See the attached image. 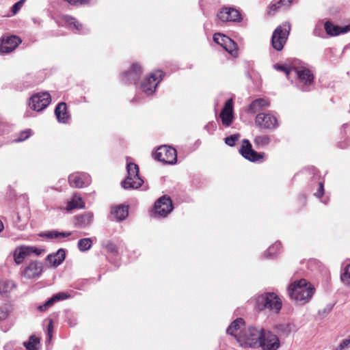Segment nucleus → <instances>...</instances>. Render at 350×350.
Masks as SVG:
<instances>
[{"label":"nucleus","instance_id":"1","mask_svg":"<svg viewBox=\"0 0 350 350\" xmlns=\"http://www.w3.org/2000/svg\"><path fill=\"white\" fill-rule=\"evenodd\" d=\"M314 292V286L305 279L293 282L288 288V293L291 299L301 306L308 303Z\"/></svg>","mask_w":350,"mask_h":350},{"label":"nucleus","instance_id":"2","mask_svg":"<svg viewBox=\"0 0 350 350\" xmlns=\"http://www.w3.org/2000/svg\"><path fill=\"white\" fill-rule=\"evenodd\" d=\"M281 298L273 292H267L256 297V308L260 310H266L272 314H278L282 309Z\"/></svg>","mask_w":350,"mask_h":350},{"label":"nucleus","instance_id":"3","mask_svg":"<svg viewBox=\"0 0 350 350\" xmlns=\"http://www.w3.org/2000/svg\"><path fill=\"white\" fill-rule=\"evenodd\" d=\"M267 330L258 329L254 327H249L244 330L243 334L241 335L239 341L241 346L250 347L252 348H258L260 345V340L264 336V332Z\"/></svg>","mask_w":350,"mask_h":350},{"label":"nucleus","instance_id":"4","mask_svg":"<svg viewBox=\"0 0 350 350\" xmlns=\"http://www.w3.org/2000/svg\"><path fill=\"white\" fill-rule=\"evenodd\" d=\"M293 75L296 77L297 86L302 91H308L313 83V73L303 64L295 67Z\"/></svg>","mask_w":350,"mask_h":350},{"label":"nucleus","instance_id":"5","mask_svg":"<svg viewBox=\"0 0 350 350\" xmlns=\"http://www.w3.org/2000/svg\"><path fill=\"white\" fill-rule=\"evenodd\" d=\"M126 170L128 176L122 183V187L125 189L139 188L144 183V180L139 175V166L134 163H129Z\"/></svg>","mask_w":350,"mask_h":350},{"label":"nucleus","instance_id":"6","mask_svg":"<svg viewBox=\"0 0 350 350\" xmlns=\"http://www.w3.org/2000/svg\"><path fill=\"white\" fill-rule=\"evenodd\" d=\"M290 30L291 25L288 22L282 23L274 30L271 37V44L275 50L281 51L284 48Z\"/></svg>","mask_w":350,"mask_h":350},{"label":"nucleus","instance_id":"7","mask_svg":"<svg viewBox=\"0 0 350 350\" xmlns=\"http://www.w3.org/2000/svg\"><path fill=\"white\" fill-rule=\"evenodd\" d=\"M154 158L163 163L174 164L177 161V152L170 146H161L154 153Z\"/></svg>","mask_w":350,"mask_h":350},{"label":"nucleus","instance_id":"8","mask_svg":"<svg viewBox=\"0 0 350 350\" xmlns=\"http://www.w3.org/2000/svg\"><path fill=\"white\" fill-rule=\"evenodd\" d=\"M255 123L261 129L273 131L278 128L280 123L275 116L271 113H259L255 118Z\"/></svg>","mask_w":350,"mask_h":350},{"label":"nucleus","instance_id":"9","mask_svg":"<svg viewBox=\"0 0 350 350\" xmlns=\"http://www.w3.org/2000/svg\"><path fill=\"white\" fill-rule=\"evenodd\" d=\"M165 73L162 70H157L145 78L141 83L142 90L148 95L154 92L157 86L162 81Z\"/></svg>","mask_w":350,"mask_h":350},{"label":"nucleus","instance_id":"10","mask_svg":"<svg viewBox=\"0 0 350 350\" xmlns=\"http://www.w3.org/2000/svg\"><path fill=\"white\" fill-rule=\"evenodd\" d=\"M51 101V95L48 92H40L31 97L29 105L33 110L41 111L50 104Z\"/></svg>","mask_w":350,"mask_h":350},{"label":"nucleus","instance_id":"11","mask_svg":"<svg viewBox=\"0 0 350 350\" xmlns=\"http://www.w3.org/2000/svg\"><path fill=\"white\" fill-rule=\"evenodd\" d=\"M173 209L171 198L166 196L159 198L154 203V213L159 217H165Z\"/></svg>","mask_w":350,"mask_h":350},{"label":"nucleus","instance_id":"12","mask_svg":"<svg viewBox=\"0 0 350 350\" xmlns=\"http://www.w3.org/2000/svg\"><path fill=\"white\" fill-rule=\"evenodd\" d=\"M44 252V250L38 248L35 246H21L16 249L14 253V259L17 265L23 262L25 258L34 254L36 256H39Z\"/></svg>","mask_w":350,"mask_h":350},{"label":"nucleus","instance_id":"13","mask_svg":"<svg viewBox=\"0 0 350 350\" xmlns=\"http://www.w3.org/2000/svg\"><path fill=\"white\" fill-rule=\"evenodd\" d=\"M143 72L142 67L138 63H133L129 70L122 74V81L124 83L136 84Z\"/></svg>","mask_w":350,"mask_h":350},{"label":"nucleus","instance_id":"14","mask_svg":"<svg viewBox=\"0 0 350 350\" xmlns=\"http://www.w3.org/2000/svg\"><path fill=\"white\" fill-rule=\"evenodd\" d=\"M43 271L42 262L38 260L31 261L21 271V275L26 279L38 278Z\"/></svg>","mask_w":350,"mask_h":350},{"label":"nucleus","instance_id":"15","mask_svg":"<svg viewBox=\"0 0 350 350\" xmlns=\"http://www.w3.org/2000/svg\"><path fill=\"white\" fill-rule=\"evenodd\" d=\"M280 347V342L277 335L269 331L264 332L260 345L262 350H278Z\"/></svg>","mask_w":350,"mask_h":350},{"label":"nucleus","instance_id":"16","mask_svg":"<svg viewBox=\"0 0 350 350\" xmlns=\"http://www.w3.org/2000/svg\"><path fill=\"white\" fill-rule=\"evenodd\" d=\"M22 42L17 36H10L1 38L0 53H9L16 49Z\"/></svg>","mask_w":350,"mask_h":350},{"label":"nucleus","instance_id":"17","mask_svg":"<svg viewBox=\"0 0 350 350\" xmlns=\"http://www.w3.org/2000/svg\"><path fill=\"white\" fill-rule=\"evenodd\" d=\"M233 111V98H230L226 101L224 107L220 110V120L225 126H229L232 124L234 118Z\"/></svg>","mask_w":350,"mask_h":350},{"label":"nucleus","instance_id":"18","mask_svg":"<svg viewBox=\"0 0 350 350\" xmlns=\"http://www.w3.org/2000/svg\"><path fill=\"white\" fill-rule=\"evenodd\" d=\"M240 154L246 159L256 162L262 158V155L252 149L249 140L243 139L242 145L239 149Z\"/></svg>","mask_w":350,"mask_h":350},{"label":"nucleus","instance_id":"19","mask_svg":"<svg viewBox=\"0 0 350 350\" xmlns=\"http://www.w3.org/2000/svg\"><path fill=\"white\" fill-rule=\"evenodd\" d=\"M220 46L232 57L236 58L239 55L237 43L230 38L220 33Z\"/></svg>","mask_w":350,"mask_h":350},{"label":"nucleus","instance_id":"20","mask_svg":"<svg viewBox=\"0 0 350 350\" xmlns=\"http://www.w3.org/2000/svg\"><path fill=\"white\" fill-rule=\"evenodd\" d=\"M241 19L239 11L234 8L225 7L220 10V21L240 22Z\"/></svg>","mask_w":350,"mask_h":350},{"label":"nucleus","instance_id":"21","mask_svg":"<svg viewBox=\"0 0 350 350\" xmlns=\"http://www.w3.org/2000/svg\"><path fill=\"white\" fill-rule=\"evenodd\" d=\"M244 321L241 318L237 319L227 328V334L233 336L237 339V342H239L241 335L244 333Z\"/></svg>","mask_w":350,"mask_h":350},{"label":"nucleus","instance_id":"22","mask_svg":"<svg viewBox=\"0 0 350 350\" xmlns=\"http://www.w3.org/2000/svg\"><path fill=\"white\" fill-rule=\"evenodd\" d=\"M88 180V176L84 173L74 172L68 176V183L72 187L82 188L85 186Z\"/></svg>","mask_w":350,"mask_h":350},{"label":"nucleus","instance_id":"23","mask_svg":"<svg viewBox=\"0 0 350 350\" xmlns=\"http://www.w3.org/2000/svg\"><path fill=\"white\" fill-rule=\"evenodd\" d=\"M66 258V252L64 249H59L55 253L49 254L46 260L51 267H57L60 265Z\"/></svg>","mask_w":350,"mask_h":350},{"label":"nucleus","instance_id":"24","mask_svg":"<svg viewBox=\"0 0 350 350\" xmlns=\"http://www.w3.org/2000/svg\"><path fill=\"white\" fill-rule=\"evenodd\" d=\"M94 219V214L88 211L77 215L75 217V225L80 228H85L90 226Z\"/></svg>","mask_w":350,"mask_h":350},{"label":"nucleus","instance_id":"25","mask_svg":"<svg viewBox=\"0 0 350 350\" xmlns=\"http://www.w3.org/2000/svg\"><path fill=\"white\" fill-rule=\"evenodd\" d=\"M325 29L327 34L332 36H336L349 31L350 30V25L340 27L335 25L332 24L331 22L327 21L325 23Z\"/></svg>","mask_w":350,"mask_h":350},{"label":"nucleus","instance_id":"26","mask_svg":"<svg viewBox=\"0 0 350 350\" xmlns=\"http://www.w3.org/2000/svg\"><path fill=\"white\" fill-rule=\"evenodd\" d=\"M55 114L59 122L66 123L70 118L66 103H59L55 109Z\"/></svg>","mask_w":350,"mask_h":350},{"label":"nucleus","instance_id":"27","mask_svg":"<svg viewBox=\"0 0 350 350\" xmlns=\"http://www.w3.org/2000/svg\"><path fill=\"white\" fill-rule=\"evenodd\" d=\"M67 293H59L54 295L52 297H51L49 300H47L44 304L38 306V309L40 312H45L48 310L49 308L51 307L56 301L59 300H64L68 297Z\"/></svg>","mask_w":350,"mask_h":350},{"label":"nucleus","instance_id":"28","mask_svg":"<svg viewBox=\"0 0 350 350\" xmlns=\"http://www.w3.org/2000/svg\"><path fill=\"white\" fill-rule=\"evenodd\" d=\"M111 214L117 221H122L125 219L129 215L128 206L122 204L115 206L111 208Z\"/></svg>","mask_w":350,"mask_h":350},{"label":"nucleus","instance_id":"29","mask_svg":"<svg viewBox=\"0 0 350 350\" xmlns=\"http://www.w3.org/2000/svg\"><path fill=\"white\" fill-rule=\"evenodd\" d=\"M270 103L268 100L265 98H257L252 101L250 105L248 111L254 113L268 107Z\"/></svg>","mask_w":350,"mask_h":350},{"label":"nucleus","instance_id":"30","mask_svg":"<svg viewBox=\"0 0 350 350\" xmlns=\"http://www.w3.org/2000/svg\"><path fill=\"white\" fill-rule=\"evenodd\" d=\"M85 206V203L82 198L78 194H74L71 200L68 202L66 210L68 211L75 208H83Z\"/></svg>","mask_w":350,"mask_h":350},{"label":"nucleus","instance_id":"31","mask_svg":"<svg viewBox=\"0 0 350 350\" xmlns=\"http://www.w3.org/2000/svg\"><path fill=\"white\" fill-rule=\"evenodd\" d=\"M63 21L68 24V25L72 29H75L77 31H80L83 28V25L78 21H77L75 18H72L68 15H64L62 16Z\"/></svg>","mask_w":350,"mask_h":350},{"label":"nucleus","instance_id":"32","mask_svg":"<svg viewBox=\"0 0 350 350\" xmlns=\"http://www.w3.org/2000/svg\"><path fill=\"white\" fill-rule=\"evenodd\" d=\"M15 287H16V285L13 281L3 280V281L0 282V293L2 295L9 293Z\"/></svg>","mask_w":350,"mask_h":350},{"label":"nucleus","instance_id":"33","mask_svg":"<svg viewBox=\"0 0 350 350\" xmlns=\"http://www.w3.org/2000/svg\"><path fill=\"white\" fill-rule=\"evenodd\" d=\"M39 344V338L35 336H31L29 338V340L24 342V346L27 350H38Z\"/></svg>","mask_w":350,"mask_h":350},{"label":"nucleus","instance_id":"34","mask_svg":"<svg viewBox=\"0 0 350 350\" xmlns=\"http://www.w3.org/2000/svg\"><path fill=\"white\" fill-rule=\"evenodd\" d=\"M281 243L280 242H275L271 246L269 247L265 255L266 258H271L275 256L278 253L281 251Z\"/></svg>","mask_w":350,"mask_h":350},{"label":"nucleus","instance_id":"35","mask_svg":"<svg viewBox=\"0 0 350 350\" xmlns=\"http://www.w3.org/2000/svg\"><path fill=\"white\" fill-rule=\"evenodd\" d=\"M274 68L278 71L284 72L286 77L288 78H290V76L293 75L294 69L295 68L296 66H289L287 65H280V64H275L273 66Z\"/></svg>","mask_w":350,"mask_h":350},{"label":"nucleus","instance_id":"36","mask_svg":"<svg viewBox=\"0 0 350 350\" xmlns=\"http://www.w3.org/2000/svg\"><path fill=\"white\" fill-rule=\"evenodd\" d=\"M92 244V241L91 239L84 238V239H81L79 241L78 247H79V250L84 252V251L88 250L91 247Z\"/></svg>","mask_w":350,"mask_h":350},{"label":"nucleus","instance_id":"37","mask_svg":"<svg viewBox=\"0 0 350 350\" xmlns=\"http://www.w3.org/2000/svg\"><path fill=\"white\" fill-rule=\"evenodd\" d=\"M340 279L345 285L350 286V264L344 269L340 275Z\"/></svg>","mask_w":350,"mask_h":350},{"label":"nucleus","instance_id":"38","mask_svg":"<svg viewBox=\"0 0 350 350\" xmlns=\"http://www.w3.org/2000/svg\"><path fill=\"white\" fill-rule=\"evenodd\" d=\"M270 137L268 135H258L254 139V143L258 146H265L269 144Z\"/></svg>","mask_w":350,"mask_h":350},{"label":"nucleus","instance_id":"39","mask_svg":"<svg viewBox=\"0 0 350 350\" xmlns=\"http://www.w3.org/2000/svg\"><path fill=\"white\" fill-rule=\"evenodd\" d=\"M292 1L293 0H280L276 4H273L271 6V10L275 12L281 7L288 8L291 5Z\"/></svg>","mask_w":350,"mask_h":350},{"label":"nucleus","instance_id":"40","mask_svg":"<svg viewBox=\"0 0 350 350\" xmlns=\"http://www.w3.org/2000/svg\"><path fill=\"white\" fill-rule=\"evenodd\" d=\"M105 249L107 251V253L113 254L114 256L117 255L118 253V247L116 244H114L111 241H108L105 245Z\"/></svg>","mask_w":350,"mask_h":350},{"label":"nucleus","instance_id":"41","mask_svg":"<svg viewBox=\"0 0 350 350\" xmlns=\"http://www.w3.org/2000/svg\"><path fill=\"white\" fill-rule=\"evenodd\" d=\"M240 138V135L239 133L233 134L229 137L225 138L224 141L226 144L229 146H233L236 142L239 140Z\"/></svg>","mask_w":350,"mask_h":350},{"label":"nucleus","instance_id":"42","mask_svg":"<svg viewBox=\"0 0 350 350\" xmlns=\"http://www.w3.org/2000/svg\"><path fill=\"white\" fill-rule=\"evenodd\" d=\"M31 134V129H26L25 131H21L19 134H18V137L17 139H14V141L16 142H23L25 141V139H27L28 137H30Z\"/></svg>","mask_w":350,"mask_h":350},{"label":"nucleus","instance_id":"43","mask_svg":"<svg viewBox=\"0 0 350 350\" xmlns=\"http://www.w3.org/2000/svg\"><path fill=\"white\" fill-rule=\"evenodd\" d=\"M350 347V335L344 339L334 350H345Z\"/></svg>","mask_w":350,"mask_h":350},{"label":"nucleus","instance_id":"44","mask_svg":"<svg viewBox=\"0 0 350 350\" xmlns=\"http://www.w3.org/2000/svg\"><path fill=\"white\" fill-rule=\"evenodd\" d=\"M74 6H81L88 4L90 0H64Z\"/></svg>","mask_w":350,"mask_h":350},{"label":"nucleus","instance_id":"45","mask_svg":"<svg viewBox=\"0 0 350 350\" xmlns=\"http://www.w3.org/2000/svg\"><path fill=\"white\" fill-rule=\"evenodd\" d=\"M25 1L26 0H20L13 5L12 8V12L14 15L21 10Z\"/></svg>","mask_w":350,"mask_h":350},{"label":"nucleus","instance_id":"46","mask_svg":"<svg viewBox=\"0 0 350 350\" xmlns=\"http://www.w3.org/2000/svg\"><path fill=\"white\" fill-rule=\"evenodd\" d=\"M44 236L49 239H57L59 238L58 232L56 230L49 231L44 233Z\"/></svg>","mask_w":350,"mask_h":350},{"label":"nucleus","instance_id":"47","mask_svg":"<svg viewBox=\"0 0 350 350\" xmlns=\"http://www.w3.org/2000/svg\"><path fill=\"white\" fill-rule=\"evenodd\" d=\"M53 321H52V319H50L49 324L47 325V335H48L49 340H51V338L53 336Z\"/></svg>","mask_w":350,"mask_h":350},{"label":"nucleus","instance_id":"48","mask_svg":"<svg viewBox=\"0 0 350 350\" xmlns=\"http://www.w3.org/2000/svg\"><path fill=\"white\" fill-rule=\"evenodd\" d=\"M323 193H324L323 183H319V189H318L317 192L315 193V196L317 198H321V196H323Z\"/></svg>","mask_w":350,"mask_h":350},{"label":"nucleus","instance_id":"49","mask_svg":"<svg viewBox=\"0 0 350 350\" xmlns=\"http://www.w3.org/2000/svg\"><path fill=\"white\" fill-rule=\"evenodd\" d=\"M71 234H72L71 232H58L59 238V237H62V238L68 237L70 236Z\"/></svg>","mask_w":350,"mask_h":350},{"label":"nucleus","instance_id":"50","mask_svg":"<svg viewBox=\"0 0 350 350\" xmlns=\"http://www.w3.org/2000/svg\"><path fill=\"white\" fill-rule=\"evenodd\" d=\"M213 39L215 43L219 44V33H215Z\"/></svg>","mask_w":350,"mask_h":350},{"label":"nucleus","instance_id":"51","mask_svg":"<svg viewBox=\"0 0 350 350\" xmlns=\"http://www.w3.org/2000/svg\"><path fill=\"white\" fill-rule=\"evenodd\" d=\"M3 230V224L2 221L0 220V232Z\"/></svg>","mask_w":350,"mask_h":350},{"label":"nucleus","instance_id":"52","mask_svg":"<svg viewBox=\"0 0 350 350\" xmlns=\"http://www.w3.org/2000/svg\"><path fill=\"white\" fill-rule=\"evenodd\" d=\"M332 309V307H328L327 309H325V312H329Z\"/></svg>","mask_w":350,"mask_h":350},{"label":"nucleus","instance_id":"53","mask_svg":"<svg viewBox=\"0 0 350 350\" xmlns=\"http://www.w3.org/2000/svg\"><path fill=\"white\" fill-rule=\"evenodd\" d=\"M347 126V124H344L343 125L344 129H346Z\"/></svg>","mask_w":350,"mask_h":350}]
</instances>
